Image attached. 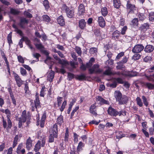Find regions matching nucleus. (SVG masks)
<instances>
[{"label": "nucleus", "instance_id": "1", "mask_svg": "<svg viewBox=\"0 0 154 154\" xmlns=\"http://www.w3.org/2000/svg\"><path fill=\"white\" fill-rule=\"evenodd\" d=\"M107 112L109 115L115 117L117 115L119 116L122 115L125 116L126 115V113L125 111L122 110L119 112H118L111 107L109 108L107 110Z\"/></svg>", "mask_w": 154, "mask_h": 154}, {"label": "nucleus", "instance_id": "2", "mask_svg": "<svg viewBox=\"0 0 154 154\" xmlns=\"http://www.w3.org/2000/svg\"><path fill=\"white\" fill-rule=\"evenodd\" d=\"M126 9L128 11L127 16H129L130 14H134L136 11V7L135 5L132 4L130 1H128L126 4Z\"/></svg>", "mask_w": 154, "mask_h": 154}, {"label": "nucleus", "instance_id": "3", "mask_svg": "<svg viewBox=\"0 0 154 154\" xmlns=\"http://www.w3.org/2000/svg\"><path fill=\"white\" fill-rule=\"evenodd\" d=\"M99 66L98 64H95L92 66V68L89 69L88 71L90 74L93 73H100L102 72V70L99 69Z\"/></svg>", "mask_w": 154, "mask_h": 154}, {"label": "nucleus", "instance_id": "4", "mask_svg": "<svg viewBox=\"0 0 154 154\" xmlns=\"http://www.w3.org/2000/svg\"><path fill=\"white\" fill-rule=\"evenodd\" d=\"M144 48L143 46L141 44H137L133 48L132 51L134 53L137 54L141 52Z\"/></svg>", "mask_w": 154, "mask_h": 154}, {"label": "nucleus", "instance_id": "5", "mask_svg": "<svg viewBox=\"0 0 154 154\" xmlns=\"http://www.w3.org/2000/svg\"><path fill=\"white\" fill-rule=\"evenodd\" d=\"M13 75L18 86L20 87L23 84V81L21 80L19 76L16 73L14 72Z\"/></svg>", "mask_w": 154, "mask_h": 154}, {"label": "nucleus", "instance_id": "6", "mask_svg": "<svg viewBox=\"0 0 154 154\" xmlns=\"http://www.w3.org/2000/svg\"><path fill=\"white\" fill-rule=\"evenodd\" d=\"M28 23V21L26 18L21 17L20 19V22L19 25L22 28H25V26L27 25Z\"/></svg>", "mask_w": 154, "mask_h": 154}, {"label": "nucleus", "instance_id": "7", "mask_svg": "<svg viewBox=\"0 0 154 154\" xmlns=\"http://www.w3.org/2000/svg\"><path fill=\"white\" fill-rule=\"evenodd\" d=\"M128 97L125 95H124L122 96V97L121 98L120 100H119L118 102H119V105H122L124 104H126L128 103Z\"/></svg>", "mask_w": 154, "mask_h": 154}, {"label": "nucleus", "instance_id": "8", "mask_svg": "<svg viewBox=\"0 0 154 154\" xmlns=\"http://www.w3.org/2000/svg\"><path fill=\"white\" fill-rule=\"evenodd\" d=\"M122 94L119 91H115L114 93V97L116 98L117 101H118L122 97Z\"/></svg>", "mask_w": 154, "mask_h": 154}, {"label": "nucleus", "instance_id": "9", "mask_svg": "<svg viewBox=\"0 0 154 154\" xmlns=\"http://www.w3.org/2000/svg\"><path fill=\"white\" fill-rule=\"evenodd\" d=\"M96 100L97 101H99L101 104H109L108 101L104 99L101 96H97L96 97Z\"/></svg>", "mask_w": 154, "mask_h": 154}, {"label": "nucleus", "instance_id": "10", "mask_svg": "<svg viewBox=\"0 0 154 154\" xmlns=\"http://www.w3.org/2000/svg\"><path fill=\"white\" fill-rule=\"evenodd\" d=\"M52 134L55 138L57 137L58 127L57 124H55L53 126L52 131Z\"/></svg>", "mask_w": 154, "mask_h": 154}, {"label": "nucleus", "instance_id": "11", "mask_svg": "<svg viewBox=\"0 0 154 154\" xmlns=\"http://www.w3.org/2000/svg\"><path fill=\"white\" fill-rule=\"evenodd\" d=\"M32 140H31V138L29 137L27 140L26 144V148L28 150L32 146Z\"/></svg>", "mask_w": 154, "mask_h": 154}, {"label": "nucleus", "instance_id": "12", "mask_svg": "<svg viewBox=\"0 0 154 154\" xmlns=\"http://www.w3.org/2000/svg\"><path fill=\"white\" fill-rule=\"evenodd\" d=\"M98 23L99 26L103 27L105 25V22L103 18L102 17H99L98 18Z\"/></svg>", "mask_w": 154, "mask_h": 154}, {"label": "nucleus", "instance_id": "13", "mask_svg": "<svg viewBox=\"0 0 154 154\" xmlns=\"http://www.w3.org/2000/svg\"><path fill=\"white\" fill-rule=\"evenodd\" d=\"M149 24L147 23H144L141 26L140 28L143 31H146L149 29Z\"/></svg>", "mask_w": 154, "mask_h": 154}, {"label": "nucleus", "instance_id": "14", "mask_svg": "<svg viewBox=\"0 0 154 154\" xmlns=\"http://www.w3.org/2000/svg\"><path fill=\"white\" fill-rule=\"evenodd\" d=\"M22 147V143H20L18 145L16 151V152L17 154H20L21 153H25V150L24 149L21 150Z\"/></svg>", "mask_w": 154, "mask_h": 154}, {"label": "nucleus", "instance_id": "15", "mask_svg": "<svg viewBox=\"0 0 154 154\" xmlns=\"http://www.w3.org/2000/svg\"><path fill=\"white\" fill-rule=\"evenodd\" d=\"M154 49V46L151 45H147L144 48V51L146 52L150 53Z\"/></svg>", "mask_w": 154, "mask_h": 154}, {"label": "nucleus", "instance_id": "16", "mask_svg": "<svg viewBox=\"0 0 154 154\" xmlns=\"http://www.w3.org/2000/svg\"><path fill=\"white\" fill-rule=\"evenodd\" d=\"M46 117V113H44L43 114L40 120V126L41 128H43L44 127Z\"/></svg>", "mask_w": 154, "mask_h": 154}, {"label": "nucleus", "instance_id": "17", "mask_svg": "<svg viewBox=\"0 0 154 154\" xmlns=\"http://www.w3.org/2000/svg\"><path fill=\"white\" fill-rule=\"evenodd\" d=\"M57 22L58 24L61 26H63L65 24V22L63 16H60L57 19Z\"/></svg>", "mask_w": 154, "mask_h": 154}, {"label": "nucleus", "instance_id": "18", "mask_svg": "<svg viewBox=\"0 0 154 154\" xmlns=\"http://www.w3.org/2000/svg\"><path fill=\"white\" fill-rule=\"evenodd\" d=\"M53 57L54 58L57 60L58 61V63L62 65H64L67 63V62L66 61L64 60H62L57 55H53Z\"/></svg>", "mask_w": 154, "mask_h": 154}, {"label": "nucleus", "instance_id": "19", "mask_svg": "<svg viewBox=\"0 0 154 154\" xmlns=\"http://www.w3.org/2000/svg\"><path fill=\"white\" fill-rule=\"evenodd\" d=\"M144 85L146 88L148 89L151 90L154 89V84H152L149 82H145Z\"/></svg>", "mask_w": 154, "mask_h": 154}, {"label": "nucleus", "instance_id": "20", "mask_svg": "<svg viewBox=\"0 0 154 154\" xmlns=\"http://www.w3.org/2000/svg\"><path fill=\"white\" fill-rule=\"evenodd\" d=\"M35 106L36 109L39 108L40 106V102L39 101L38 96V94H36L35 95V100L34 101Z\"/></svg>", "mask_w": 154, "mask_h": 154}, {"label": "nucleus", "instance_id": "21", "mask_svg": "<svg viewBox=\"0 0 154 154\" xmlns=\"http://www.w3.org/2000/svg\"><path fill=\"white\" fill-rule=\"evenodd\" d=\"M54 72L51 70V72L48 74L47 75V80L50 82H51L54 77Z\"/></svg>", "mask_w": 154, "mask_h": 154}, {"label": "nucleus", "instance_id": "22", "mask_svg": "<svg viewBox=\"0 0 154 154\" xmlns=\"http://www.w3.org/2000/svg\"><path fill=\"white\" fill-rule=\"evenodd\" d=\"M66 12L67 16L69 18H72L74 15V11L73 10H70L67 11Z\"/></svg>", "mask_w": 154, "mask_h": 154}, {"label": "nucleus", "instance_id": "23", "mask_svg": "<svg viewBox=\"0 0 154 154\" xmlns=\"http://www.w3.org/2000/svg\"><path fill=\"white\" fill-rule=\"evenodd\" d=\"M79 26L82 29H84L85 27L86 23L84 19H82L79 21Z\"/></svg>", "mask_w": 154, "mask_h": 154}, {"label": "nucleus", "instance_id": "24", "mask_svg": "<svg viewBox=\"0 0 154 154\" xmlns=\"http://www.w3.org/2000/svg\"><path fill=\"white\" fill-rule=\"evenodd\" d=\"M26 111L24 110L22 112V117L19 118V119L21 120L23 122H26Z\"/></svg>", "mask_w": 154, "mask_h": 154}, {"label": "nucleus", "instance_id": "25", "mask_svg": "<svg viewBox=\"0 0 154 154\" xmlns=\"http://www.w3.org/2000/svg\"><path fill=\"white\" fill-rule=\"evenodd\" d=\"M85 7L84 5L83 4H81L78 8V12L79 14H81L84 12L85 11Z\"/></svg>", "mask_w": 154, "mask_h": 154}, {"label": "nucleus", "instance_id": "26", "mask_svg": "<svg viewBox=\"0 0 154 154\" xmlns=\"http://www.w3.org/2000/svg\"><path fill=\"white\" fill-rule=\"evenodd\" d=\"M144 75L146 78L149 81H151L154 79V72L152 74H150L149 75H147L145 74Z\"/></svg>", "mask_w": 154, "mask_h": 154}, {"label": "nucleus", "instance_id": "27", "mask_svg": "<svg viewBox=\"0 0 154 154\" xmlns=\"http://www.w3.org/2000/svg\"><path fill=\"white\" fill-rule=\"evenodd\" d=\"M113 3L114 7L117 9L120 7L121 5L119 0H113Z\"/></svg>", "mask_w": 154, "mask_h": 154}, {"label": "nucleus", "instance_id": "28", "mask_svg": "<svg viewBox=\"0 0 154 154\" xmlns=\"http://www.w3.org/2000/svg\"><path fill=\"white\" fill-rule=\"evenodd\" d=\"M84 146V144L81 141L80 142L77 148V152L79 154V152L82 149V148Z\"/></svg>", "mask_w": 154, "mask_h": 154}, {"label": "nucleus", "instance_id": "29", "mask_svg": "<svg viewBox=\"0 0 154 154\" xmlns=\"http://www.w3.org/2000/svg\"><path fill=\"white\" fill-rule=\"evenodd\" d=\"M120 34V33L119 31L116 30L112 33V37L113 38H114L115 39L116 38L117 39L119 38Z\"/></svg>", "mask_w": 154, "mask_h": 154}, {"label": "nucleus", "instance_id": "30", "mask_svg": "<svg viewBox=\"0 0 154 154\" xmlns=\"http://www.w3.org/2000/svg\"><path fill=\"white\" fill-rule=\"evenodd\" d=\"M41 142L40 141L38 140L37 143L35 145V148H34V150L37 152L39 151L41 148Z\"/></svg>", "mask_w": 154, "mask_h": 154}, {"label": "nucleus", "instance_id": "31", "mask_svg": "<svg viewBox=\"0 0 154 154\" xmlns=\"http://www.w3.org/2000/svg\"><path fill=\"white\" fill-rule=\"evenodd\" d=\"M118 65L116 66V68L117 69H122L125 68V66L123 65V63H122L120 61L117 62V63Z\"/></svg>", "mask_w": 154, "mask_h": 154}, {"label": "nucleus", "instance_id": "32", "mask_svg": "<svg viewBox=\"0 0 154 154\" xmlns=\"http://www.w3.org/2000/svg\"><path fill=\"white\" fill-rule=\"evenodd\" d=\"M76 100L72 99V101H71L69 104L68 109L67 110V113L69 114L71 110L72 107L74 104Z\"/></svg>", "mask_w": 154, "mask_h": 154}, {"label": "nucleus", "instance_id": "33", "mask_svg": "<svg viewBox=\"0 0 154 154\" xmlns=\"http://www.w3.org/2000/svg\"><path fill=\"white\" fill-rule=\"evenodd\" d=\"M137 16L139 18V20L143 21L146 18L145 14L143 13H139L137 14Z\"/></svg>", "mask_w": 154, "mask_h": 154}, {"label": "nucleus", "instance_id": "34", "mask_svg": "<svg viewBox=\"0 0 154 154\" xmlns=\"http://www.w3.org/2000/svg\"><path fill=\"white\" fill-rule=\"evenodd\" d=\"M154 65L151 67L149 69L146 70L145 72V73L147 75L150 74L151 73L154 72Z\"/></svg>", "mask_w": 154, "mask_h": 154}, {"label": "nucleus", "instance_id": "35", "mask_svg": "<svg viewBox=\"0 0 154 154\" xmlns=\"http://www.w3.org/2000/svg\"><path fill=\"white\" fill-rule=\"evenodd\" d=\"M34 45L37 49L40 50L41 51H42V50L44 48V46L41 42L35 43Z\"/></svg>", "mask_w": 154, "mask_h": 154}, {"label": "nucleus", "instance_id": "36", "mask_svg": "<svg viewBox=\"0 0 154 154\" xmlns=\"http://www.w3.org/2000/svg\"><path fill=\"white\" fill-rule=\"evenodd\" d=\"M126 75L130 77H133L136 75V73L133 71H127Z\"/></svg>", "mask_w": 154, "mask_h": 154}, {"label": "nucleus", "instance_id": "37", "mask_svg": "<svg viewBox=\"0 0 154 154\" xmlns=\"http://www.w3.org/2000/svg\"><path fill=\"white\" fill-rule=\"evenodd\" d=\"M136 101L137 104L140 107L143 106V103L141 99L139 97H137L136 99Z\"/></svg>", "mask_w": 154, "mask_h": 154}, {"label": "nucleus", "instance_id": "38", "mask_svg": "<svg viewBox=\"0 0 154 154\" xmlns=\"http://www.w3.org/2000/svg\"><path fill=\"white\" fill-rule=\"evenodd\" d=\"M101 11L102 15L104 16H105L108 13L107 9L106 7L102 8L101 9Z\"/></svg>", "mask_w": 154, "mask_h": 154}, {"label": "nucleus", "instance_id": "39", "mask_svg": "<svg viewBox=\"0 0 154 154\" xmlns=\"http://www.w3.org/2000/svg\"><path fill=\"white\" fill-rule=\"evenodd\" d=\"M149 18L150 21H154V12H151L149 14Z\"/></svg>", "mask_w": 154, "mask_h": 154}, {"label": "nucleus", "instance_id": "40", "mask_svg": "<svg viewBox=\"0 0 154 154\" xmlns=\"http://www.w3.org/2000/svg\"><path fill=\"white\" fill-rule=\"evenodd\" d=\"M138 19L137 18L134 19L131 21L132 25L134 26H137L138 24Z\"/></svg>", "mask_w": 154, "mask_h": 154}, {"label": "nucleus", "instance_id": "41", "mask_svg": "<svg viewBox=\"0 0 154 154\" xmlns=\"http://www.w3.org/2000/svg\"><path fill=\"white\" fill-rule=\"evenodd\" d=\"M43 5L45 9H48L49 8V5L48 0H45L43 2Z\"/></svg>", "mask_w": 154, "mask_h": 154}, {"label": "nucleus", "instance_id": "42", "mask_svg": "<svg viewBox=\"0 0 154 154\" xmlns=\"http://www.w3.org/2000/svg\"><path fill=\"white\" fill-rule=\"evenodd\" d=\"M10 13L13 14H17L19 13V12L17 10L12 8H11L10 10Z\"/></svg>", "mask_w": 154, "mask_h": 154}, {"label": "nucleus", "instance_id": "43", "mask_svg": "<svg viewBox=\"0 0 154 154\" xmlns=\"http://www.w3.org/2000/svg\"><path fill=\"white\" fill-rule=\"evenodd\" d=\"M43 20L48 23L50 22V18L47 15H44L42 17Z\"/></svg>", "mask_w": 154, "mask_h": 154}, {"label": "nucleus", "instance_id": "44", "mask_svg": "<svg viewBox=\"0 0 154 154\" xmlns=\"http://www.w3.org/2000/svg\"><path fill=\"white\" fill-rule=\"evenodd\" d=\"M103 74L106 75H112V72L110 68L105 71L103 73Z\"/></svg>", "mask_w": 154, "mask_h": 154}, {"label": "nucleus", "instance_id": "45", "mask_svg": "<svg viewBox=\"0 0 154 154\" xmlns=\"http://www.w3.org/2000/svg\"><path fill=\"white\" fill-rule=\"evenodd\" d=\"M22 38L23 39V41H25L27 45H28L30 44V41L26 37L23 36Z\"/></svg>", "mask_w": 154, "mask_h": 154}, {"label": "nucleus", "instance_id": "46", "mask_svg": "<svg viewBox=\"0 0 154 154\" xmlns=\"http://www.w3.org/2000/svg\"><path fill=\"white\" fill-rule=\"evenodd\" d=\"M57 121L58 123L61 125L63 122V116H60L58 117L57 119Z\"/></svg>", "mask_w": 154, "mask_h": 154}, {"label": "nucleus", "instance_id": "47", "mask_svg": "<svg viewBox=\"0 0 154 154\" xmlns=\"http://www.w3.org/2000/svg\"><path fill=\"white\" fill-rule=\"evenodd\" d=\"M75 50L76 52L78 54L79 56H81L82 52L81 48L78 47H76L75 48Z\"/></svg>", "mask_w": 154, "mask_h": 154}, {"label": "nucleus", "instance_id": "48", "mask_svg": "<svg viewBox=\"0 0 154 154\" xmlns=\"http://www.w3.org/2000/svg\"><path fill=\"white\" fill-rule=\"evenodd\" d=\"M143 101L144 104L146 106H147L148 105V103L147 101V99L144 96H142Z\"/></svg>", "mask_w": 154, "mask_h": 154}, {"label": "nucleus", "instance_id": "49", "mask_svg": "<svg viewBox=\"0 0 154 154\" xmlns=\"http://www.w3.org/2000/svg\"><path fill=\"white\" fill-rule=\"evenodd\" d=\"M24 15L26 17L29 18H31L32 17V15L30 13L27 11H25L24 12Z\"/></svg>", "mask_w": 154, "mask_h": 154}, {"label": "nucleus", "instance_id": "50", "mask_svg": "<svg viewBox=\"0 0 154 154\" xmlns=\"http://www.w3.org/2000/svg\"><path fill=\"white\" fill-rule=\"evenodd\" d=\"M66 103L67 102L66 100L64 101L63 102L61 108L60 109V110L61 112H62L65 108V106L66 105Z\"/></svg>", "mask_w": 154, "mask_h": 154}, {"label": "nucleus", "instance_id": "51", "mask_svg": "<svg viewBox=\"0 0 154 154\" xmlns=\"http://www.w3.org/2000/svg\"><path fill=\"white\" fill-rule=\"evenodd\" d=\"M152 127H151L149 128V131L150 134L152 135L154 133V123H152Z\"/></svg>", "mask_w": 154, "mask_h": 154}, {"label": "nucleus", "instance_id": "52", "mask_svg": "<svg viewBox=\"0 0 154 154\" xmlns=\"http://www.w3.org/2000/svg\"><path fill=\"white\" fill-rule=\"evenodd\" d=\"M117 75L119 76L121 75H125L124 74V73L123 72H122V71L121 72H112V75Z\"/></svg>", "mask_w": 154, "mask_h": 154}, {"label": "nucleus", "instance_id": "53", "mask_svg": "<svg viewBox=\"0 0 154 154\" xmlns=\"http://www.w3.org/2000/svg\"><path fill=\"white\" fill-rule=\"evenodd\" d=\"M89 51L91 54H93L97 52V49L95 48H92L90 49Z\"/></svg>", "mask_w": 154, "mask_h": 154}, {"label": "nucleus", "instance_id": "54", "mask_svg": "<svg viewBox=\"0 0 154 154\" xmlns=\"http://www.w3.org/2000/svg\"><path fill=\"white\" fill-rule=\"evenodd\" d=\"M124 55V52H122L119 53L116 57V59L119 60L120 58L123 56Z\"/></svg>", "mask_w": 154, "mask_h": 154}, {"label": "nucleus", "instance_id": "55", "mask_svg": "<svg viewBox=\"0 0 154 154\" xmlns=\"http://www.w3.org/2000/svg\"><path fill=\"white\" fill-rule=\"evenodd\" d=\"M86 79L85 76L84 75L82 74L80 75H78L77 79L79 80H82Z\"/></svg>", "mask_w": 154, "mask_h": 154}, {"label": "nucleus", "instance_id": "56", "mask_svg": "<svg viewBox=\"0 0 154 154\" xmlns=\"http://www.w3.org/2000/svg\"><path fill=\"white\" fill-rule=\"evenodd\" d=\"M54 136H53V134H51L49 137V141L51 143L54 141Z\"/></svg>", "mask_w": 154, "mask_h": 154}, {"label": "nucleus", "instance_id": "57", "mask_svg": "<svg viewBox=\"0 0 154 154\" xmlns=\"http://www.w3.org/2000/svg\"><path fill=\"white\" fill-rule=\"evenodd\" d=\"M20 72L21 74L23 75H26V70L23 68L21 67L20 68Z\"/></svg>", "mask_w": 154, "mask_h": 154}, {"label": "nucleus", "instance_id": "58", "mask_svg": "<svg viewBox=\"0 0 154 154\" xmlns=\"http://www.w3.org/2000/svg\"><path fill=\"white\" fill-rule=\"evenodd\" d=\"M127 29V27L126 26H124L123 28L122 29L120 33L123 35L125 34V32Z\"/></svg>", "mask_w": 154, "mask_h": 154}, {"label": "nucleus", "instance_id": "59", "mask_svg": "<svg viewBox=\"0 0 154 154\" xmlns=\"http://www.w3.org/2000/svg\"><path fill=\"white\" fill-rule=\"evenodd\" d=\"M8 126V128H10L12 127V123L9 117L7 118Z\"/></svg>", "mask_w": 154, "mask_h": 154}, {"label": "nucleus", "instance_id": "60", "mask_svg": "<svg viewBox=\"0 0 154 154\" xmlns=\"http://www.w3.org/2000/svg\"><path fill=\"white\" fill-rule=\"evenodd\" d=\"M62 97H58L57 98L58 106H60L61 105V102L62 101Z\"/></svg>", "mask_w": 154, "mask_h": 154}, {"label": "nucleus", "instance_id": "61", "mask_svg": "<svg viewBox=\"0 0 154 154\" xmlns=\"http://www.w3.org/2000/svg\"><path fill=\"white\" fill-rule=\"evenodd\" d=\"M11 34L12 32H11L8 36V42L10 44L12 43V41L11 40Z\"/></svg>", "mask_w": 154, "mask_h": 154}, {"label": "nucleus", "instance_id": "62", "mask_svg": "<svg viewBox=\"0 0 154 154\" xmlns=\"http://www.w3.org/2000/svg\"><path fill=\"white\" fill-rule=\"evenodd\" d=\"M118 83L122 84L124 82L122 79L120 78H116L114 79Z\"/></svg>", "mask_w": 154, "mask_h": 154}, {"label": "nucleus", "instance_id": "63", "mask_svg": "<svg viewBox=\"0 0 154 154\" xmlns=\"http://www.w3.org/2000/svg\"><path fill=\"white\" fill-rule=\"evenodd\" d=\"M17 58L18 61L22 63H24V60L23 57L21 56H19L17 57Z\"/></svg>", "mask_w": 154, "mask_h": 154}, {"label": "nucleus", "instance_id": "64", "mask_svg": "<svg viewBox=\"0 0 154 154\" xmlns=\"http://www.w3.org/2000/svg\"><path fill=\"white\" fill-rule=\"evenodd\" d=\"M140 57V55L139 54H134L133 56V58L135 60H137L139 59Z\"/></svg>", "mask_w": 154, "mask_h": 154}]
</instances>
